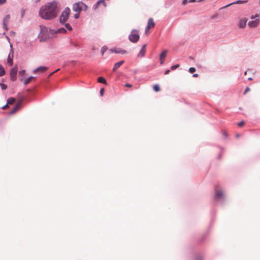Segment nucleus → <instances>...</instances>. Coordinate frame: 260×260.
Segmentation results:
<instances>
[{
	"label": "nucleus",
	"instance_id": "49",
	"mask_svg": "<svg viewBox=\"0 0 260 260\" xmlns=\"http://www.w3.org/2000/svg\"><path fill=\"white\" fill-rule=\"evenodd\" d=\"M197 2V0H189L188 1V2L190 3H194V2Z\"/></svg>",
	"mask_w": 260,
	"mask_h": 260
},
{
	"label": "nucleus",
	"instance_id": "31",
	"mask_svg": "<svg viewBox=\"0 0 260 260\" xmlns=\"http://www.w3.org/2000/svg\"><path fill=\"white\" fill-rule=\"evenodd\" d=\"M48 32L49 33V35L50 34L55 35L56 34H57V32H56V30H54V29H51V28H49L48 29Z\"/></svg>",
	"mask_w": 260,
	"mask_h": 260
},
{
	"label": "nucleus",
	"instance_id": "50",
	"mask_svg": "<svg viewBox=\"0 0 260 260\" xmlns=\"http://www.w3.org/2000/svg\"><path fill=\"white\" fill-rule=\"evenodd\" d=\"M7 105H8V104H6L5 106H4L3 107H2V109H3V110H4V109H5L6 108V107H7Z\"/></svg>",
	"mask_w": 260,
	"mask_h": 260
},
{
	"label": "nucleus",
	"instance_id": "34",
	"mask_svg": "<svg viewBox=\"0 0 260 260\" xmlns=\"http://www.w3.org/2000/svg\"><path fill=\"white\" fill-rule=\"evenodd\" d=\"M82 7L83 8L82 10L86 11L88 10V6L82 2Z\"/></svg>",
	"mask_w": 260,
	"mask_h": 260
},
{
	"label": "nucleus",
	"instance_id": "36",
	"mask_svg": "<svg viewBox=\"0 0 260 260\" xmlns=\"http://www.w3.org/2000/svg\"><path fill=\"white\" fill-rule=\"evenodd\" d=\"M179 67V65L178 64H175V65L172 66L171 67V69L172 70H174L177 69Z\"/></svg>",
	"mask_w": 260,
	"mask_h": 260
},
{
	"label": "nucleus",
	"instance_id": "5",
	"mask_svg": "<svg viewBox=\"0 0 260 260\" xmlns=\"http://www.w3.org/2000/svg\"><path fill=\"white\" fill-rule=\"evenodd\" d=\"M25 99L24 96H20L18 102L13 107V108L10 111L9 114L11 115L15 113L21 107V105Z\"/></svg>",
	"mask_w": 260,
	"mask_h": 260
},
{
	"label": "nucleus",
	"instance_id": "57",
	"mask_svg": "<svg viewBox=\"0 0 260 260\" xmlns=\"http://www.w3.org/2000/svg\"><path fill=\"white\" fill-rule=\"evenodd\" d=\"M247 74V71H245L244 73V75H246Z\"/></svg>",
	"mask_w": 260,
	"mask_h": 260
},
{
	"label": "nucleus",
	"instance_id": "56",
	"mask_svg": "<svg viewBox=\"0 0 260 260\" xmlns=\"http://www.w3.org/2000/svg\"><path fill=\"white\" fill-rule=\"evenodd\" d=\"M215 17H216V16H212V19H214V18H215Z\"/></svg>",
	"mask_w": 260,
	"mask_h": 260
},
{
	"label": "nucleus",
	"instance_id": "45",
	"mask_svg": "<svg viewBox=\"0 0 260 260\" xmlns=\"http://www.w3.org/2000/svg\"><path fill=\"white\" fill-rule=\"evenodd\" d=\"M205 236H206V234H205V235H204L203 236V237H202V238H201V240H200V242H203V241H204L205 238Z\"/></svg>",
	"mask_w": 260,
	"mask_h": 260
},
{
	"label": "nucleus",
	"instance_id": "9",
	"mask_svg": "<svg viewBox=\"0 0 260 260\" xmlns=\"http://www.w3.org/2000/svg\"><path fill=\"white\" fill-rule=\"evenodd\" d=\"M40 28H41V31L39 34V36H38V38L40 37V36L41 35H45L47 37H49V33L48 32V28L45 26H43V25H40Z\"/></svg>",
	"mask_w": 260,
	"mask_h": 260
},
{
	"label": "nucleus",
	"instance_id": "51",
	"mask_svg": "<svg viewBox=\"0 0 260 260\" xmlns=\"http://www.w3.org/2000/svg\"><path fill=\"white\" fill-rule=\"evenodd\" d=\"M192 76L193 77H198L199 76V75L198 74H193Z\"/></svg>",
	"mask_w": 260,
	"mask_h": 260
},
{
	"label": "nucleus",
	"instance_id": "12",
	"mask_svg": "<svg viewBox=\"0 0 260 260\" xmlns=\"http://www.w3.org/2000/svg\"><path fill=\"white\" fill-rule=\"evenodd\" d=\"M111 52L115 53H119L121 54H124L127 53V51L125 50L122 49L121 48H115L114 49L111 50Z\"/></svg>",
	"mask_w": 260,
	"mask_h": 260
},
{
	"label": "nucleus",
	"instance_id": "46",
	"mask_svg": "<svg viewBox=\"0 0 260 260\" xmlns=\"http://www.w3.org/2000/svg\"><path fill=\"white\" fill-rule=\"evenodd\" d=\"M125 86L126 87H132V84H129V83H126V84H125Z\"/></svg>",
	"mask_w": 260,
	"mask_h": 260
},
{
	"label": "nucleus",
	"instance_id": "58",
	"mask_svg": "<svg viewBox=\"0 0 260 260\" xmlns=\"http://www.w3.org/2000/svg\"><path fill=\"white\" fill-rule=\"evenodd\" d=\"M6 39H8L9 40V38L8 36H6Z\"/></svg>",
	"mask_w": 260,
	"mask_h": 260
},
{
	"label": "nucleus",
	"instance_id": "55",
	"mask_svg": "<svg viewBox=\"0 0 260 260\" xmlns=\"http://www.w3.org/2000/svg\"><path fill=\"white\" fill-rule=\"evenodd\" d=\"M248 80H250V81L252 80V78H251V77L248 78Z\"/></svg>",
	"mask_w": 260,
	"mask_h": 260
},
{
	"label": "nucleus",
	"instance_id": "53",
	"mask_svg": "<svg viewBox=\"0 0 260 260\" xmlns=\"http://www.w3.org/2000/svg\"><path fill=\"white\" fill-rule=\"evenodd\" d=\"M59 70V69H57L56 71H55L54 72H53V73H52L51 74H53L54 72H57V71Z\"/></svg>",
	"mask_w": 260,
	"mask_h": 260
},
{
	"label": "nucleus",
	"instance_id": "27",
	"mask_svg": "<svg viewBox=\"0 0 260 260\" xmlns=\"http://www.w3.org/2000/svg\"><path fill=\"white\" fill-rule=\"evenodd\" d=\"M64 24V26L66 27V29H68V30L69 31H71L73 30V28L71 26V25L69 24V23H66Z\"/></svg>",
	"mask_w": 260,
	"mask_h": 260
},
{
	"label": "nucleus",
	"instance_id": "6",
	"mask_svg": "<svg viewBox=\"0 0 260 260\" xmlns=\"http://www.w3.org/2000/svg\"><path fill=\"white\" fill-rule=\"evenodd\" d=\"M82 2H78L75 3L73 5V10L74 12L80 13L82 11L83 8L82 7Z\"/></svg>",
	"mask_w": 260,
	"mask_h": 260
},
{
	"label": "nucleus",
	"instance_id": "43",
	"mask_svg": "<svg viewBox=\"0 0 260 260\" xmlns=\"http://www.w3.org/2000/svg\"><path fill=\"white\" fill-rule=\"evenodd\" d=\"M188 2V0H183L182 2V5H186Z\"/></svg>",
	"mask_w": 260,
	"mask_h": 260
},
{
	"label": "nucleus",
	"instance_id": "14",
	"mask_svg": "<svg viewBox=\"0 0 260 260\" xmlns=\"http://www.w3.org/2000/svg\"><path fill=\"white\" fill-rule=\"evenodd\" d=\"M146 44H144L142 46L141 50H140L139 51V53L138 55V56L139 57V56H141V57H144L145 55V53H146Z\"/></svg>",
	"mask_w": 260,
	"mask_h": 260
},
{
	"label": "nucleus",
	"instance_id": "28",
	"mask_svg": "<svg viewBox=\"0 0 260 260\" xmlns=\"http://www.w3.org/2000/svg\"><path fill=\"white\" fill-rule=\"evenodd\" d=\"M51 37H41L40 38V42H46L48 39H49Z\"/></svg>",
	"mask_w": 260,
	"mask_h": 260
},
{
	"label": "nucleus",
	"instance_id": "42",
	"mask_svg": "<svg viewBox=\"0 0 260 260\" xmlns=\"http://www.w3.org/2000/svg\"><path fill=\"white\" fill-rule=\"evenodd\" d=\"M7 2V0H0V5H2L5 4Z\"/></svg>",
	"mask_w": 260,
	"mask_h": 260
},
{
	"label": "nucleus",
	"instance_id": "10",
	"mask_svg": "<svg viewBox=\"0 0 260 260\" xmlns=\"http://www.w3.org/2000/svg\"><path fill=\"white\" fill-rule=\"evenodd\" d=\"M259 23V19H257V20H253L252 21H250L248 22V26L249 27L255 28L256 27Z\"/></svg>",
	"mask_w": 260,
	"mask_h": 260
},
{
	"label": "nucleus",
	"instance_id": "2",
	"mask_svg": "<svg viewBox=\"0 0 260 260\" xmlns=\"http://www.w3.org/2000/svg\"><path fill=\"white\" fill-rule=\"evenodd\" d=\"M214 201L221 204H223L225 201V196L221 189H216L214 196Z\"/></svg>",
	"mask_w": 260,
	"mask_h": 260
},
{
	"label": "nucleus",
	"instance_id": "44",
	"mask_svg": "<svg viewBox=\"0 0 260 260\" xmlns=\"http://www.w3.org/2000/svg\"><path fill=\"white\" fill-rule=\"evenodd\" d=\"M3 27L5 30H6V31L8 30V28L7 24H5V25H3Z\"/></svg>",
	"mask_w": 260,
	"mask_h": 260
},
{
	"label": "nucleus",
	"instance_id": "41",
	"mask_svg": "<svg viewBox=\"0 0 260 260\" xmlns=\"http://www.w3.org/2000/svg\"><path fill=\"white\" fill-rule=\"evenodd\" d=\"M244 123H245L244 121H241L238 123V125L239 127H241L244 125Z\"/></svg>",
	"mask_w": 260,
	"mask_h": 260
},
{
	"label": "nucleus",
	"instance_id": "32",
	"mask_svg": "<svg viewBox=\"0 0 260 260\" xmlns=\"http://www.w3.org/2000/svg\"><path fill=\"white\" fill-rule=\"evenodd\" d=\"M250 18L252 20H257V19H259V15L258 14H255V15H252L250 17Z\"/></svg>",
	"mask_w": 260,
	"mask_h": 260
},
{
	"label": "nucleus",
	"instance_id": "4",
	"mask_svg": "<svg viewBox=\"0 0 260 260\" xmlns=\"http://www.w3.org/2000/svg\"><path fill=\"white\" fill-rule=\"evenodd\" d=\"M140 39L139 31L137 29H134L132 30L128 36L129 40L132 43H137Z\"/></svg>",
	"mask_w": 260,
	"mask_h": 260
},
{
	"label": "nucleus",
	"instance_id": "16",
	"mask_svg": "<svg viewBox=\"0 0 260 260\" xmlns=\"http://www.w3.org/2000/svg\"><path fill=\"white\" fill-rule=\"evenodd\" d=\"M167 50H163L161 53H160V55H159V59H160V64H162L164 63V61H163V59L166 57L167 56Z\"/></svg>",
	"mask_w": 260,
	"mask_h": 260
},
{
	"label": "nucleus",
	"instance_id": "21",
	"mask_svg": "<svg viewBox=\"0 0 260 260\" xmlns=\"http://www.w3.org/2000/svg\"><path fill=\"white\" fill-rule=\"evenodd\" d=\"M10 18V15H6L3 18V25H5Z\"/></svg>",
	"mask_w": 260,
	"mask_h": 260
},
{
	"label": "nucleus",
	"instance_id": "11",
	"mask_svg": "<svg viewBox=\"0 0 260 260\" xmlns=\"http://www.w3.org/2000/svg\"><path fill=\"white\" fill-rule=\"evenodd\" d=\"M247 2H248L247 0H244V1L238 0V1H235L234 2H232L231 3H230L225 6L221 7L220 9H223L226 8H227L231 5H233L234 4H242L246 3Z\"/></svg>",
	"mask_w": 260,
	"mask_h": 260
},
{
	"label": "nucleus",
	"instance_id": "40",
	"mask_svg": "<svg viewBox=\"0 0 260 260\" xmlns=\"http://www.w3.org/2000/svg\"><path fill=\"white\" fill-rule=\"evenodd\" d=\"M105 92V89L104 88H102L100 89V93L101 96H103Z\"/></svg>",
	"mask_w": 260,
	"mask_h": 260
},
{
	"label": "nucleus",
	"instance_id": "18",
	"mask_svg": "<svg viewBox=\"0 0 260 260\" xmlns=\"http://www.w3.org/2000/svg\"><path fill=\"white\" fill-rule=\"evenodd\" d=\"M48 69V68L45 66H40L36 68L34 70V72L36 73L39 71H46Z\"/></svg>",
	"mask_w": 260,
	"mask_h": 260
},
{
	"label": "nucleus",
	"instance_id": "1",
	"mask_svg": "<svg viewBox=\"0 0 260 260\" xmlns=\"http://www.w3.org/2000/svg\"><path fill=\"white\" fill-rule=\"evenodd\" d=\"M57 3L53 1L43 6L40 9L39 16L44 20H52L56 18L58 12Z\"/></svg>",
	"mask_w": 260,
	"mask_h": 260
},
{
	"label": "nucleus",
	"instance_id": "17",
	"mask_svg": "<svg viewBox=\"0 0 260 260\" xmlns=\"http://www.w3.org/2000/svg\"><path fill=\"white\" fill-rule=\"evenodd\" d=\"M124 60H121L118 61L114 64V67L113 68V71L115 72L118 68H119L123 63Z\"/></svg>",
	"mask_w": 260,
	"mask_h": 260
},
{
	"label": "nucleus",
	"instance_id": "52",
	"mask_svg": "<svg viewBox=\"0 0 260 260\" xmlns=\"http://www.w3.org/2000/svg\"><path fill=\"white\" fill-rule=\"evenodd\" d=\"M221 155H222V154H221V153H219V155H218V158H219V159H220V158H221Z\"/></svg>",
	"mask_w": 260,
	"mask_h": 260
},
{
	"label": "nucleus",
	"instance_id": "54",
	"mask_svg": "<svg viewBox=\"0 0 260 260\" xmlns=\"http://www.w3.org/2000/svg\"><path fill=\"white\" fill-rule=\"evenodd\" d=\"M40 1V0H36V1H35V2H36V3H39Z\"/></svg>",
	"mask_w": 260,
	"mask_h": 260
},
{
	"label": "nucleus",
	"instance_id": "25",
	"mask_svg": "<svg viewBox=\"0 0 260 260\" xmlns=\"http://www.w3.org/2000/svg\"><path fill=\"white\" fill-rule=\"evenodd\" d=\"M15 101V99L13 97H11L7 100V104H13Z\"/></svg>",
	"mask_w": 260,
	"mask_h": 260
},
{
	"label": "nucleus",
	"instance_id": "13",
	"mask_svg": "<svg viewBox=\"0 0 260 260\" xmlns=\"http://www.w3.org/2000/svg\"><path fill=\"white\" fill-rule=\"evenodd\" d=\"M99 4H102L104 7H106L107 6L105 0H99L93 6V9L94 10L97 9L99 7Z\"/></svg>",
	"mask_w": 260,
	"mask_h": 260
},
{
	"label": "nucleus",
	"instance_id": "39",
	"mask_svg": "<svg viewBox=\"0 0 260 260\" xmlns=\"http://www.w3.org/2000/svg\"><path fill=\"white\" fill-rule=\"evenodd\" d=\"M25 73V71L24 70H22L19 72V74L20 76H23Z\"/></svg>",
	"mask_w": 260,
	"mask_h": 260
},
{
	"label": "nucleus",
	"instance_id": "26",
	"mask_svg": "<svg viewBox=\"0 0 260 260\" xmlns=\"http://www.w3.org/2000/svg\"><path fill=\"white\" fill-rule=\"evenodd\" d=\"M194 260H204L203 256L200 253H198L196 255Z\"/></svg>",
	"mask_w": 260,
	"mask_h": 260
},
{
	"label": "nucleus",
	"instance_id": "24",
	"mask_svg": "<svg viewBox=\"0 0 260 260\" xmlns=\"http://www.w3.org/2000/svg\"><path fill=\"white\" fill-rule=\"evenodd\" d=\"M6 74V71L4 68L0 64V77L4 76Z\"/></svg>",
	"mask_w": 260,
	"mask_h": 260
},
{
	"label": "nucleus",
	"instance_id": "38",
	"mask_svg": "<svg viewBox=\"0 0 260 260\" xmlns=\"http://www.w3.org/2000/svg\"><path fill=\"white\" fill-rule=\"evenodd\" d=\"M80 13H78V12H77L76 14H74V18L77 19H78L80 17Z\"/></svg>",
	"mask_w": 260,
	"mask_h": 260
},
{
	"label": "nucleus",
	"instance_id": "37",
	"mask_svg": "<svg viewBox=\"0 0 260 260\" xmlns=\"http://www.w3.org/2000/svg\"><path fill=\"white\" fill-rule=\"evenodd\" d=\"M250 90V88L248 87H247L244 91L243 93V94L245 95L247 92H249Z\"/></svg>",
	"mask_w": 260,
	"mask_h": 260
},
{
	"label": "nucleus",
	"instance_id": "33",
	"mask_svg": "<svg viewBox=\"0 0 260 260\" xmlns=\"http://www.w3.org/2000/svg\"><path fill=\"white\" fill-rule=\"evenodd\" d=\"M0 86L2 90H6L7 88V85L3 83H0Z\"/></svg>",
	"mask_w": 260,
	"mask_h": 260
},
{
	"label": "nucleus",
	"instance_id": "60",
	"mask_svg": "<svg viewBox=\"0 0 260 260\" xmlns=\"http://www.w3.org/2000/svg\"><path fill=\"white\" fill-rule=\"evenodd\" d=\"M189 58H190V59H192V57H191V56H190Z\"/></svg>",
	"mask_w": 260,
	"mask_h": 260
},
{
	"label": "nucleus",
	"instance_id": "3",
	"mask_svg": "<svg viewBox=\"0 0 260 260\" xmlns=\"http://www.w3.org/2000/svg\"><path fill=\"white\" fill-rule=\"evenodd\" d=\"M70 12L71 10L69 7H66L61 12V15L59 17V23L63 25L67 21L70 14Z\"/></svg>",
	"mask_w": 260,
	"mask_h": 260
},
{
	"label": "nucleus",
	"instance_id": "20",
	"mask_svg": "<svg viewBox=\"0 0 260 260\" xmlns=\"http://www.w3.org/2000/svg\"><path fill=\"white\" fill-rule=\"evenodd\" d=\"M56 32L60 34H66L67 32V31L65 28L61 27L56 30Z\"/></svg>",
	"mask_w": 260,
	"mask_h": 260
},
{
	"label": "nucleus",
	"instance_id": "59",
	"mask_svg": "<svg viewBox=\"0 0 260 260\" xmlns=\"http://www.w3.org/2000/svg\"><path fill=\"white\" fill-rule=\"evenodd\" d=\"M236 137H239V134H237V135H236Z\"/></svg>",
	"mask_w": 260,
	"mask_h": 260
},
{
	"label": "nucleus",
	"instance_id": "30",
	"mask_svg": "<svg viewBox=\"0 0 260 260\" xmlns=\"http://www.w3.org/2000/svg\"><path fill=\"white\" fill-rule=\"evenodd\" d=\"M153 90L156 92H158L160 90V87L158 84L154 85L153 86Z\"/></svg>",
	"mask_w": 260,
	"mask_h": 260
},
{
	"label": "nucleus",
	"instance_id": "22",
	"mask_svg": "<svg viewBox=\"0 0 260 260\" xmlns=\"http://www.w3.org/2000/svg\"><path fill=\"white\" fill-rule=\"evenodd\" d=\"M35 77H33V76H30L29 77H28V78H27L25 79L24 80V84L25 85H26V84H28L30 82H31V81L32 79H35Z\"/></svg>",
	"mask_w": 260,
	"mask_h": 260
},
{
	"label": "nucleus",
	"instance_id": "15",
	"mask_svg": "<svg viewBox=\"0 0 260 260\" xmlns=\"http://www.w3.org/2000/svg\"><path fill=\"white\" fill-rule=\"evenodd\" d=\"M247 19L246 18H243L239 21V27L240 28H244L246 25Z\"/></svg>",
	"mask_w": 260,
	"mask_h": 260
},
{
	"label": "nucleus",
	"instance_id": "29",
	"mask_svg": "<svg viewBox=\"0 0 260 260\" xmlns=\"http://www.w3.org/2000/svg\"><path fill=\"white\" fill-rule=\"evenodd\" d=\"M108 48L106 46H103L102 47L101 50V53L102 55H104V53L107 50Z\"/></svg>",
	"mask_w": 260,
	"mask_h": 260
},
{
	"label": "nucleus",
	"instance_id": "19",
	"mask_svg": "<svg viewBox=\"0 0 260 260\" xmlns=\"http://www.w3.org/2000/svg\"><path fill=\"white\" fill-rule=\"evenodd\" d=\"M98 82L99 83H103V84H104L105 85L107 84L106 80L103 77H99L98 78Z\"/></svg>",
	"mask_w": 260,
	"mask_h": 260
},
{
	"label": "nucleus",
	"instance_id": "35",
	"mask_svg": "<svg viewBox=\"0 0 260 260\" xmlns=\"http://www.w3.org/2000/svg\"><path fill=\"white\" fill-rule=\"evenodd\" d=\"M196 71V69L194 67H190L189 70H188V71L189 73H194L195 71Z\"/></svg>",
	"mask_w": 260,
	"mask_h": 260
},
{
	"label": "nucleus",
	"instance_id": "23",
	"mask_svg": "<svg viewBox=\"0 0 260 260\" xmlns=\"http://www.w3.org/2000/svg\"><path fill=\"white\" fill-rule=\"evenodd\" d=\"M147 25L150 27H153L155 25V23L152 18H150L148 19Z\"/></svg>",
	"mask_w": 260,
	"mask_h": 260
},
{
	"label": "nucleus",
	"instance_id": "8",
	"mask_svg": "<svg viewBox=\"0 0 260 260\" xmlns=\"http://www.w3.org/2000/svg\"><path fill=\"white\" fill-rule=\"evenodd\" d=\"M11 50L8 56L7 61L10 66H12L13 64V50L12 48V45L10 44Z\"/></svg>",
	"mask_w": 260,
	"mask_h": 260
},
{
	"label": "nucleus",
	"instance_id": "48",
	"mask_svg": "<svg viewBox=\"0 0 260 260\" xmlns=\"http://www.w3.org/2000/svg\"><path fill=\"white\" fill-rule=\"evenodd\" d=\"M150 26H148L147 25V26H146V27L145 28V31H148L150 28Z\"/></svg>",
	"mask_w": 260,
	"mask_h": 260
},
{
	"label": "nucleus",
	"instance_id": "7",
	"mask_svg": "<svg viewBox=\"0 0 260 260\" xmlns=\"http://www.w3.org/2000/svg\"><path fill=\"white\" fill-rule=\"evenodd\" d=\"M17 67L16 66L14 67V68H12L10 70V76L11 80L12 81H15L17 79Z\"/></svg>",
	"mask_w": 260,
	"mask_h": 260
},
{
	"label": "nucleus",
	"instance_id": "47",
	"mask_svg": "<svg viewBox=\"0 0 260 260\" xmlns=\"http://www.w3.org/2000/svg\"><path fill=\"white\" fill-rule=\"evenodd\" d=\"M170 72V70H167L165 71V75L169 74Z\"/></svg>",
	"mask_w": 260,
	"mask_h": 260
}]
</instances>
